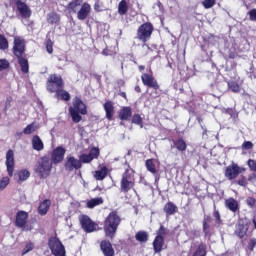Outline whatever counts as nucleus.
Wrapping results in <instances>:
<instances>
[{"instance_id": "f257e3e1", "label": "nucleus", "mask_w": 256, "mask_h": 256, "mask_svg": "<svg viewBox=\"0 0 256 256\" xmlns=\"http://www.w3.org/2000/svg\"><path fill=\"white\" fill-rule=\"evenodd\" d=\"M119 225H121V216H119L117 210H113L108 214L103 222L105 236L108 237V239H115Z\"/></svg>"}, {"instance_id": "f03ea898", "label": "nucleus", "mask_w": 256, "mask_h": 256, "mask_svg": "<svg viewBox=\"0 0 256 256\" xmlns=\"http://www.w3.org/2000/svg\"><path fill=\"white\" fill-rule=\"evenodd\" d=\"M127 167L122 173L120 180V193H124L127 195L129 191H133L135 189V170L129 165V163L125 162Z\"/></svg>"}, {"instance_id": "7ed1b4c3", "label": "nucleus", "mask_w": 256, "mask_h": 256, "mask_svg": "<svg viewBox=\"0 0 256 256\" xmlns=\"http://www.w3.org/2000/svg\"><path fill=\"white\" fill-rule=\"evenodd\" d=\"M68 111L73 123H81L83 120L81 115H87V105L79 96H76L73 98L72 106L69 107Z\"/></svg>"}, {"instance_id": "20e7f679", "label": "nucleus", "mask_w": 256, "mask_h": 256, "mask_svg": "<svg viewBox=\"0 0 256 256\" xmlns=\"http://www.w3.org/2000/svg\"><path fill=\"white\" fill-rule=\"evenodd\" d=\"M141 81L145 87H148V89H153V91L150 93V97L152 99H157V97H161V86L159 85V82L157 79H155V76H153V71L150 70L149 73H143L141 75Z\"/></svg>"}, {"instance_id": "39448f33", "label": "nucleus", "mask_w": 256, "mask_h": 256, "mask_svg": "<svg viewBox=\"0 0 256 256\" xmlns=\"http://www.w3.org/2000/svg\"><path fill=\"white\" fill-rule=\"evenodd\" d=\"M153 31H155V27L151 22H145L137 29L136 39L141 41V43H143V47H147V49H151L149 45H147V41L151 39Z\"/></svg>"}, {"instance_id": "423d86ee", "label": "nucleus", "mask_w": 256, "mask_h": 256, "mask_svg": "<svg viewBox=\"0 0 256 256\" xmlns=\"http://www.w3.org/2000/svg\"><path fill=\"white\" fill-rule=\"evenodd\" d=\"M51 169H53V162L49 157H42L38 160L34 167L35 174L40 177V179H47L51 175Z\"/></svg>"}, {"instance_id": "0eeeda50", "label": "nucleus", "mask_w": 256, "mask_h": 256, "mask_svg": "<svg viewBox=\"0 0 256 256\" xmlns=\"http://www.w3.org/2000/svg\"><path fill=\"white\" fill-rule=\"evenodd\" d=\"M46 89L48 93H57L60 89H65V82L63 77L59 74L49 75L46 81Z\"/></svg>"}, {"instance_id": "6e6552de", "label": "nucleus", "mask_w": 256, "mask_h": 256, "mask_svg": "<svg viewBox=\"0 0 256 256\" xmlns=\"http://www.w3.org/2000/svg\"><path fill=\"white\" fill-rule=\"evenodd\" d=\"M48 247L54 256H65V246L59 238L52 236L48 240Z\"/></svg>"}, {"instance_id": "1a4fd4ad", "label": "nucleus", "mask_w": 256, "mask_h": 256, "mask_svg": "<svg viewBox=\"0 0 256 256\" xmlns=\"http://www.w3.org/2000/svg\"><path fill=\"white\" fill-rule=\"evenodd\" d=\"M79 221L85 233H93L94 231H97V227H99V224L93 222L87 215L80 216Z\"/></svg>"}, {"instance_id": "9d476101", "label": "nucleus", "mask_w": 256, "mask_h": 256, "mask_svg": "<svg viewBox=\"0 0 256 256\" xmlns=\"http://www.w3.org/2000/svg\"><path fill=\"white\" fill-rule=\"evenodd\" d=\"M243 171H245V169L239 167V165L236 163H232L226 167L224 175L229 181H233V179H237V177H239Z\"/></svg>"}, {"instance_id": "9b49d317", "label": "nucleus", "mask_w": 256, "mask_h": 256, "mask_svg": "<svg viewBox=\"0 0 256 256\" xmlns=\"http://www.w3.org/2000/svg\"><path fill=\"white\" fill-rule=\"evenodd\" d=\"M29 220V212L19 210L16 213L14 225L18 229H25L27 227V221Z\"/></svg>"}, {"instance_id": "f8f14e48", "label": "nucleus", "mask_w": 256, "mask_h": 256, "mask_svg": "<svg viewBox=\"0 0 256 256\" xmlns=\"http://www.w3.org/2000/svg\"><path fill=\"white\" fill-rule=\"evenodd\" d=\"M12 51L15 57L25 56V40L21 37H15Z\"/></svg>"}, {"instance_id": "ddd939ff", "label": "nucleus", "mask_w": 256, "mask_h": 256, "mask_svg": "<svg viewBox=\"0 0 256 256\" xmlns=\"http://www.w3.org/2000/svg\"><path fill=\"white\" fill-rule=\"evenodd\" d=\"M6 169L10 177H13V172L15 171V152L10 149L6 153Z\"/></svg>"}, {"instance_id": "4468645a", "label": "nucleus", "mask_w": 256, "mask_h": 256, "mask_svg": "<svg viewBox=\"0 0 256 256\" xmlns=\"http://www.w3.org/2000/svg\"><path fill=\"white\" fill-rule=\"evenodd\" d=\"M100 150L98 147L91 148L88 154H81L79 156L80 163H91L93 159H99Z\"/></svg>"}, {"instance_id": "2eb2a0df", "label": "nucleus", "mask_w": 256, "mask_h": 256, "mask_svg": "<svg viewBox=\"0 0 256 256\" xmlns=\"http://www.w3.org/2000/svg\"><path fill=\"white\" fill-rule=\"evenodd\" d=\"M15 4L17 7V11L20 13L23 19H29L31 17L32 11L31 8L27 6V3L21 0H16Z\"/></svg>"}, {"instance_id": "dca6fc26", "label": "nucleus", "mask_w": 256, "mask_h": 256, "mask_svg": "<svg viewBox=\"0 0 256 256\" xmlns=\"http://www.w3.org/2000/svg\"><path fill=\"white\" fill-rule=\"evenodd\" d=\"M66 171H73L74 169L77 171L83 167L81 161L73 156H68L66 162L64 164Z\"/></svg>"}, {"instance_id": "f3484780", "label": "nucleus", "mask_w": 256, "mask_h": 256, "mask_svg": "<svg viewBox=\"0 0 256 256\" xmlns=\"http://www.w3.org/2000/svg\"><path fill=\"white\" fill-rule=\"evenodd\" d=\"M251 222H243L239 221L236 225L235 235L239 237V239H243L247 235V231H249V225Z\"/></svg>"}, {"instance_id": "a211bd4d", "label": "nucleus", "mask_w": 256, "mask_h": 256, "mask_svg": "<svg viewBox=\"0 0 256 256\" xmlns=\"http://www.w3.org/2000/svg\"><path fill=\"white\" fill-rule=\"evenodd\" d=\"M100 250L104 256H115V248H113V244L109 240H102L100 242Z\"/></svg>"}, {"instance_id": "6ab92c4d", "label": "nucleus", "mask_w": 256, "mask_h": 256, "mask_svg": "<svg viewBox=\"0 0 256 256\" xmlns=\"http://www.w3.org/2000/svg\"><path fill=\"white\" fill-rule=\"evenodd\" d=\"M65 153H66L65 148L58 146L53 150L51 155V160L55 164L61 163L63 159H65Z\"/></svg>"}, {"instance_id": "aec40b11", "label": "nucleus", "mask_w": 256, "mask_h": 256, "mask_svg": "<svg viewBox=\"0 0 256 256\" xmlns=\"http://www.w3.org/2000/svg\"><path fill=\"white\" fill-rule=\"evenodd\" d=\"M89 15H91V4L85 2L77 12V19H79V21H85Z\"/></svg>"}, {"instance_id": "412c9836", "label": "nucleus", "mask_w": 256, "mask_h": 256, "mask_svg": "<svg viewBox=\"0 0 256 256\" xmlns=\"http://www.w3.org/2000/svg\"><path fill=\"white\" fill-rule=\"evenodd\" d=\"M30 177H31V172H29V170L27 169L18 170L14 174V179L15 181H17V183H23L24 181H27V179H29Z\"/></svg>"}, {"instance_id": "4be33fe9", "label": "nucleus", "mask_w": 256, "mask_h": 256, "mask_svg": "<svg viewBox=\"0 0 256 256\" xmlns=\"http://www.w3.org/2000/svg\"><path fill=\"white\" fill-rule=\"evenodd\" d=\"M224 205L226 209H228L232 213H237V211H239V202L233 197L226 199L224 201Z\"/></svg>"}, {"instance_id": "5701e85b", "label": "nucleus", "mask_w": 256, "mask_h": 256, "mask_svg": "<svg viewBox=\"0 0 256 256\" xmlns=\"http://www.w3.org/2000/svg\"><path fill=\"white\" fill-rule=\"evenodd\" d=\"M54 99H57V101H71V94L65 88H61L54 92Z\"/></svg>"}, {"instance_id": "b1692460", "label": "nucleus", "mask_w": 256, "mask_h": 256, "mask_svg": "<svg viewBox=\"0 0 256 256\" xmlns=\"http://www.w3.org/2000/svg\"><path fill=\"white\" fill-rule=\"evenodd\" d=\"M103 108L106 113V119H108V121H113V115H115V106H113V102L106 101Z\"/></svg>"}, {"instance_id": "393cba45", "label": "nucleus", "mask_w": 256, "mask_h": 256, "mask_svg": "<svg viewBox=\"0 0 256 256\" xmlns=\"http://www.w3.org/2000/svg\"><path fill=\"white\" fill-rule=\"evenodd\" d=\"M152 245L154 253H161L163 251V245H165V237L156 236Z\"/></svg>"}, {"instance_id": "a878e982", "label": "nucleus", "mask_w": 256, "mask_h": 256, "mask_svg": "<svg viewBox=\"0 0 256 256\" xmlns=\"http://www.w3.org/2000/svg\"><path fill=\"white\" fill-rule=\"evenodd\" d=\"M133 115V111L131 110V107L124 106L118 114L120 121H129L131 119V116Z\"/></svg>"}, {"instance_id": "bb28decb", "label": "nucleus", "mask_w": 256, "mask_h": 256, "mask_svg": "<svg viewBox=\"0 0 256 256\" xmlns=\"http://www.w3.org/2000/svg\"><path fill=\"white\" fill-rule=\"evenodd\" d=\"M172 143L173 145L171 147H174V149H177L180 153L187 151V142L183 138L172 140Z\"/></svg>"}, {"instance_id": "cd10ccee", "label": "nucleus", "mask_w": 256, "mask_h": 256, "mask_svg": "<svg viewBox=\"0 0 256 256\" xmlns=\"http://www.w3.org/2000/svg\"><path fill=\"white\" fill-rule=\"evenodd\" d=\"M164 213H166L167 217H171V215H175V213H177V211H179V208L177 207V205H175V203L168 201L163 208Z\"/></svg>"}, {"instance_id": "c85d7f7f", "label": "nucleus", "mask_w": 256, "mask_h": 256, "mask_svg": "<svg viewBox=\"0 0 256 256\" xmlns=\"http://www.w3.org/2000/svg\"><path fill=\"white\" fill-rule=\"evenodd\" d=\"M83 0H72L68 5L66 6V9L69 13H77L79 11V7H82Z\"/></svg>"}, {"instance_id": "c756f323", "label": "nucleus", "mask_w": 256, "mask_h": 256, "mask_svg": "<svg viewBox=\"0 0 256 256\" xmlns=\"http://www.w3.org/2000/svg\"><path fill=\"white\" fill-rule=\"evenodd\" d=\"M51 208V200L45 199L38 206L39 215H47L49 209Z\"/></svg>"}, {"instance_id": "7c9ffc66", "label": "nucleus", "mask_w": 256, "mask_h": 256, "mask_svg": "<svg viewBox=\"0 0 256 256\" xmlns=\"http://www.w3.org/2000/svg\"><path fill=\"white\" fill-rule=\"evenodd\" d=\"M16 58L18 59V64L20 65L22 73H29V60L27 59V56L24 55Z\"/></svg>"}, {"instance_id": "2f4dec72", "label": "nucleus", "mask_w": 256, "mask_h": 256, "mask_svg": "<svg viewBox=\"0 0 256 256\" xmlns=\"http://www.w3.org/2000/svg\"><path fill=\"white\" fill-rule=\"evenodd\" d=\"M32 147H33L34 151H43V149H45L43 140H41V137H39V135L33 136Z\"/></svg>"}, {"instance_id": "473e14b6", "label": "nucleus", "mask_w": 256, "mask_h": 256, "mask_svg": "<svg viewBox=\"0 0 256 256\" xmlns=\"http://www.w3.org/2000/svg\"><path fill=\"white\" fill-rule=\"evenodd\" d=\"M108 174L109 169L107 168V166H103L100 170H96L94 172V179H96V181H103V179H105Z\"/></svg>"}, {"instance_id": "72a5a7b5", "label": "nucleus", "mask_w": 256, "mask_h": 256, "mask_svg": "<svg viewBox=\"0 0 256 256\" xmlns=\"http://www.w3.org/2000/svg\"><path fill=\"white\" fill-rule=\"evenodd\" d=\"M47 23L50 25H59V23H61V15L57 12H50L47 15Z\"/></svg>"}, {"instance_id": "f704fd0d", "label": "nucleus", "mask_w": 256, "mask_h": 256, "mask_svg": "<svg viewBox=\"0 0 256 256\" xmlns=\"http://www.w3.org/2000/svg\"><path fill=\"white\" fill-rule=\"evenodd\" d=\"M135 239L138 241V243H147L149 241V234L143 230H140L135 234Z\"/></svg>"}, {"instance_id": "c9c22d12", "label": "nucleus", "mask_w": 256, "mask_h": 256, "mask_svg": "<svg viewBox=\"0 0 256 256\" xmlns=\"http://www.w3.org/2000/svg\"><path fill=\"white\" fill-rule=\"evenodd\" d=\"M192 256H207V244L201 242Z\"/></svg>"}, {"instance_id": "e433bc0d", "label": "nucleus", "mask_w": 256, "mask_h": 256, "mask_svg": "<svg viewBox=\"0 0 256 256\" xmlns=\"http://www.w3.org/2000/svg\"><path fill=\"white\" fill-rule=\"evenodd\" d=\"M129 11V5L126 0H121L118 4V15H127Z\"/></svg>"}, {"instance_id": "4c0bfd02", "label": "nucleus", "mask_w": 256, "mask_h": 256, "mask_svg": "<svg viewBox=\"0 0 256 256\" xmlns=\"http://www.w3.org/2000/svg\"><path fill=\"white\" fill-rule=\"evenodd\" d=\"M97 205H103V198H101V197L92 198V199L88 200V202L86 204L88 209H93V208L97 207Z\"/></svg>"}, {"instance_id": "58836bf2", "label": "nucleus", "mask_w": 256, "mask_h": 256, "mask_svg": "<svg viewBox=\"0 0 256 256\" xmlns=\"http://www.w3.org/2000/svg\"><path fill=\"white\" fill-rule=\"evenodd\" d=\"M145 167L147 171L152 173V175H157V168L155 167V162H153V159H147L145 161Z\"/></svg>"}, {"instance_id": "ea45409f", "label": "nucleus", "mask_w": 256, "mask_h": 256, "mask_svg": "<svg viewBox=\"0 0 256 256\" xmlns=\"http://www.w3.org/2000/svg\"><path fill=\"white\" fill-rule=\"evenodd\" d=\"M227 85H228V89H230L232 93H239V91H241V87L239 86V83L235 81H228Z\"/></svg>"}, {"instance_id": "a19ab883", "label": "nucleus", "mask_w": 256, "mask_h": 256, "mask_svg": "<svg viewBox=\"0 0 256 256\" xmlns=\"http://www.w3.org/2000/svg\"><path fill=\"white\" fill-rule=\"evenodd\" d=\"M6 49H9V41L3 34H0V50L6 51Z\"/></svg>"}, {"instance_id": "79ce46f5", "label": "nucleus", "mask_w": 256, "mask_h": 256, "mask_svg": "<svg viewBox=\"0 0 256 256\" xmlns=\"http://www.w3.org/2000/svg\"><path fill=\"white\" fill-rule=\"evenodd\" d=\"M37 131V126H35V123L28 124L24 130V135H31V133H35Z\"/></svg>"}, {"instance_id": "37998d69", "label": "nucleus", "mask_w": 256, "mask_h": 256, "mask_svg": "<svg viewBox=\"0 0 256 256\" xmlns=\"http://www.w3.org/2000/svg\"><path fill=\"white\" fill-rule=\"evenodd\" d=\"M132 123H134V125H139V127L143 129V118L140 114H134L132 116Z\"/></svg>"}, {"instance_id": "c03bdc74", "label": "nucleus", "mask_w": 256, "mask_h": 256, "mask_svg": "<svg viewBox=\"0 0 256 256\" xmlns=\"http://www.w3.org/2000/svg\"><path fill=\"white\" fill-rule=\"evenodd\" d=\"M53 45H55V42H53V40H51V38H46L45 47H46V51H47V53H49V55H52V53H53Z\"/></svg>"}, {"instance_id": "a18cd8bd", "label": "nucleus", "mask_w": 256, "mask_h": 256, "mask_svg": "<svg viewBox=\"0 0 256 256\" xmlns=\"http://www.w3.org/2000/svg\"><path fill=\"white\" fill-rule=\"evenodd\" d=\"M33 249H35V243L31 241L26 243L25 247L22 249V255H27V253L33 251Z\"/></svg>"}, {"instance_id": "49530a36", "label": "nucleus", "mask_w": 256, "mask_h": 256, "mask_svg": "<svg viewBox=\"0 0 256 256\" xmlns=\"http://www.w3.org/2000/svg\"><path fill=\"white\" fill-rule=\"evenodd\" d=\"M212 215L216 225H223V220H221V213H219V210L215 209Z\"/></svg>"}, {"instance_id": "de8ad7c7", "label": "nucleus", "mask_w": 256, "mask_h": 256, "mask_svg": "<svg viewBox=\"0 0 256 256\" xmlns=\"http://www.w3.org/2000/svg\"><path fill=\"white\" fill-rule=\"evenodd\" d=\"M202 229L205 237H211V225L207 222H202Z\"/></svg>"}, {"instance_id": "09e8293b", "label": "nucleus", "mask_w": 256, "mask_h": 256, "mask_svg": "<svg viewBox=\"0 0 256 256\" xmlns=\"http://www.w3.org/2000/svg\"><path fill=\"white\" fill-rule=\"evenodd\" d=\"M217 3V0H204L202 2V6L204 7V9H211L212 7H215Z\"/></svg>"}, {"instance_id": "8fccbe9b", "label": "nucleus", "mask_w": 256, "mask_h": 256, "mask_svg": "<svg viewBox=\"0 0 256 256\" xmlns=\"http://www.w3.org/2000/svg\"><path fill=\"white\" fill-rule=\"evenodd\" d=\"M168 234L167 228L165 226L160 225L158 231H157V236L156 237H165V235Z\"/></svg>"}, {"instance_id": "3c124183", "label": "nucleus", "mask_w": 256, "mask_h": 256, "mask_svg": "<svg viewBox=\"0 0 256 256\" xmlns=\"http://www.w3.org/2000/svg\"><path fill=\"white\" fill-rule=\"evenodd\" d=\"M11 64L7 59H0V71H5V69H9Z\"/></svg>"}, {"instance_id": "603ef678", "label": "nucleus", "mask_w": 256, "mask_h": 256, "mask_svg": "<svg viewBox=\"0 0 256 256\" xmlns=\"http://www.w3.org/2000/svg\"><path fill=\"white\" fill-rule=\"evenodd\" d=\"M9 185V177H3L0 180V191H3Z\"/></svg>"}, {"instance_id": "864d4df0", "label": "nucleus", "mask_w": 256, "mask_h": 256, "mask_svg": "<svg viewBox=\"0 0 256 256\" xmlns=\"http://www.w3.org/2000/svg\"><path fill=\"white\" fill-rule=\"evenodd\" d=\"M248 250L253 252L256 248V239L255 238H251L250 241L248 242Z\"/></svg>"}, {"instance_id": "5fc2aeb1", "label": "nucleus", "mask_w": 256, "mask_h": 256, "mask_svg": "<svg viewBox=\"0 0 256 256\" xmlns=\"http://www.w3.org/2000/svg\"><path fill=\"white\" fill-rule=\"evenodd\" d=\"M242 149H244L245 151H249L250 149H253V142H251V141H244L242 143Z\"/></svg>"}, {"instance_id": "6e6d98bb", "label": "nucleus", "mask_w": 256, "mask_h": 256, "mask_svg": "<svg viewBox=\"0 0 256 256\" xmlns=\"http://www.w3.org/2000/svg\"><path fill=\"white\" fill-rule=\"evenodd\" d=\"M248 15H249V20L250 21H255L256 22V8H253V9L249 10Z\"/></svg>"}, {"instance_id": "4d7b16f0", "label": "nucleus", "mask_w": 256, "mask_h": 256, "mask_svg": "<svg viewBox=\"0 0 256 256\" xmlns=\"http://www.w3.org/2000/svg\"><path fill=\"white\" fill-rule=\"evenodd\" d=\"M248 167L251 171H255L256 172V160L253 159H249L248 162Z\"/></svg>"}, {"instance_id": "13d9d810", "label": "nucleus", "mask_w": 256, "mask_h": 256, "mask_svg": "<svg viewBox=\"0 0 256 256\" xmlns=\"http://www.w3.org/2000/svg\"><path fill=\"white\" fill-rule=\"evenodd\" d=\"M237 184L240 185V187H247V177L241 176Z\"/></svg>"}, {"instance_id": "bf43d9fd", "label": "nucleus", "mask_w": 256, "mask_h": 256, "mask_svg": "<svg viewBox=\"0 0 256 256\" xmlns=\"http://www.w3.org/2000/svg\"><path fill=\"white\" fill-rule=\"evenodd\" d=\"M246 203H247L248 207H255L256 200L253 197H248L246 200Z\"/></svg>"}, {"instance_id": "052dcab7", "label": "nucleus", "mask_w": 256, "mask_h": 256, "mask_svg": "<svg viewBox=\"0 0 256 256\" xmlns=\"http://www.w3.org/2000/svg\"><path fill=\"white\" fill-rule=\"evenodd\" d=\"M210 221H212L211 216H209V215L204 216L203 223H208L209 224Z\"/></svg>"}, {"instance_id": "680f3d73", "label": "nucleus", "mask_w": 256, "mask_h": 256, "mask_svg": "<svg viewBox=\"0 0 256 256\" xmlns=\"http://www.w3.org/2000/svg\"><path fill=\"white\" fill-rule=\"evenodd\" d=\"M229 59H235L237 57V53L235 52H230L228 55Z\"/></svg>"}, {"instance_id": "e2e57ef3", "label": "nucleus", "mask_w": 256, "mask_h": 256, "mask_svg": "<svg viewBox=\"0 0 256 256\" xmlns=\"http://www.w3.org/2000/svg\"><path fill=\"white\" fill-rule=\"evenodd\" d=\"M118 95H119L120 97H123V99H126V100H127V93L120 91V92L118 93Z\"/></svg>"}, {"instance_id": "0e129e2a", "label": "nucleus", "mask_w": 256, "mask_h": 256, "mask_svg": "<svg viewBox=\"0 0 256 256\" xmlns=\"http://www.w3.org/2000/svg\"><path fill=\"white\" fill-rule=\"evenodd\" d=\"M134 90L136 91V93H141V86H135Z\"/></svg>"}, {"instance_id": "69168bd1", "label": "nucleus", "mask_w": 256, "mask_h": 256, "mask_svg": "<svg viewBox=\"0 0 256 256\" xmlns=\"http://www.w3.org/2000/svg\"><path fill=\"white\" fill-rule=\"evenodd\" d=\"M138 69L140 72H143V71H145V66L140 65V66H138Z\"/></svg>"}, {"instance_id": "338daca9", "label": "nucleus", "mask_w": 256, "mask_h": 256, "mask_svg": "<svg viewBox=\"0 0 256 256\" xmlns=\"http://www.w3.org/2000/svg\"><path fill=\"white\" fill-rule=\"evenodd\" d=\"M102 55H109V53L107 52V49H104L103 51H102Z\"/></svg>"}, {"instance_id": "774afa93", "label": "nucleus", "mask_w": 256, "mask_h": 256, "mask_svg": "<svg viewBox=\"0 0 256 256\" xmlns=\"http://www.w3.org/2000/svg\"><path fill=\"white\" fill-rule=\"evenodd\" d=\"M168 67H170V69H173V63L169 62Z\"/></svg>"}]
</instances>
